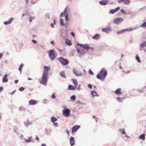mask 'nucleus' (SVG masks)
Here are the masks:
<instances>
[{"label":"nucleus","instance_id":"obj_50","mask_svg":"<svg viewBox=\"0 0 146 146\" xmlns=\"http://www.w3.org/2000/svg\"><path fill=\"white\" fill-rule=\"evenodd\" d=\"M88 87L90 89H92V85L90 84H88Z\"/></svg>","mask_w":146,"mask_h":146},{"label":"nucleus","instance_id":"obj_15","mask_svg":"<svg viewBox=\"0 0 146 146\" xmlns=\"http://www.w3.org/2000/svg\"><path fill=\"white\" fill-rule=\"evenodd\" d=\"M121 88H118L114 92L115 94L119 96L121 95Z\"/></svg>","mask_w":146,"mask_h":146},{"label":"nucleus","instance_id":"obj_39","mask_svg":"<svg viewBox=\"0 0 146 146\" xmlns=\"http://www.w3.org/2000/svg\"><path fill=\"white\" fill-rule=\"evenodd\" d=\"M70 100H73V102H74L75 100L76 96L74 95H73L70 97Z\"/></svg>","mask_w":146,"mask_h":146},{"label":"nucleus","instance_id":"obj_31","mask_svg":"<svg viewBox=\"0 0 146 146\" xmlns=\"http://www.w3.org/2000/svg\"><path fill=\"white\" fill-rule=\"evenodd\" d=\"M139 138L143 140H145V134L144 133L141 134L139 137Z\"/></svg>","mask_w":146,"mask_h":146},{"label":"nucleus","instance_id":"obj_23","mask_svg":"<svg viewBox=\"0 0 146 146\" xmlns=\"http://www.w3.org/2000/svg\"><path fill=\"white\" fill-rule=\"evenodd\" d=\"M139 28V27H135L133 28H132L131 27H129L128 28H127L125 29L126 32L128 31V32H131L133 31V30H136Z\"/></svg>","mask_w":146,"mask_h":146},{"label":"nucleus","instance_id":"obj_16","mask_svg":"<svg viewBox=\"0 0 146 146\" xmlns=\"http://www.w3.org/2000/svg\"><path fill=\"white\" fill-rule=\"evenodd\" d=\"M38 102V101H37ZM29 105H34L37 103V101L35 100H31L29 101Z\"/></svg>","mask_w":146,"mask_h":146},{"label":"nucleus","instance_id":"obj_38","mask_svg":"<svg viewBox=\"0 0 146 146\" xmlns=\"http://www.w3.org/2000/svg\"><path fill=\"white\" fill-rule=\"evenodd\" d=\"M141 27L143 28H146V22H144L140 26Z\"/></svg>","mask_w":146,"mask_h":146},{"label":"nucleus","instance_id":"obj_33","mask_svg":"<svg viewBox=\"0 0 146 146\" xmlns=\"http://www.w3.org/2000/svg\"><path fill=\"white\" fill-rule=\"evenodd\" d=\"M135 59L139 63L141 62V60L140 59L139 57L138 56V54H136L135 56Z\"/></svg>","mask_w":146,"mask_h":146},{"label":"nucleus","instance_id":"obj_46","mask_svg":"<svg viewBox=\"0 0 146 146\" xmlns=\"http://www.w3.org/2000/svg\"><path fill=\"white\" fill-rule=\"evenodd\" d=\"M76 104H78L80 105H82L84 104L82 103V102H80L79 101H78L77 102Z\"/></svg>","mask_w":146,"mask_h":146},{"label":"nucleus","instance_id":"obj_5","mask_svg":"<svg viewBox=\"0 0 146 146\" xmlns=\"http://www.w3.org/2000/svg\"><path fill=\"white\" fill-rule=\"evenodd\" d=\"M47 52L48 54L49 58L51 60H53L56 58L55 54L53 50L50 49L47 51Z\"/></svg>","mask_w":146,"mask_h":146},{"label":"nucleus","instance_id":"obj_56","mask_svg":"<svg viewBox=\"0 0 146 146\" xmlns=\"http://www.w3.org/2000/svg\"><path fill=\"white\" fill-rule=\"evenodd\" d=\"M47 100L46 99H44L43 100V103L44 104H47V102H46V101Z\"/></svg>","mask_w":146,"mask_h":146},{"label":"nucleus","instance_id":"obj_54","mask_svg":"<svg viewBox=\"0 0 146 146\" xmlns=\"http://www.w3.org/2000/svg\"><path fill=\"white\" fill-rule=\"evenodd\" d=\"M35 139L37 141H38L39 139V137H38L37 135H36Z\"/></svg>","mask_w":146,"mask_h":146},{"label":"nucleus","instance_id":"obj_8","mask_svg":"<svg viewBox=\"0 0 146 146\" xmlns=\"http://www.w3.org/2000/svg\"><path fill=\"white\" fill-rule=\"evenodd\" d=\"M80 127V126L79 125H76L73 126L72 128V133H73L76 132Z\"/></svg>","mask_w":146,"mask_h":146},{"label":"nucleus","instance_id":"obj_52","mask_svg":"<svg viewBox=\"0 0 146 146\" xmlns=\"http://www.w3.org/2000/svg\"><path fill=\"white\" fill-rule=\"evenodd\" d=\"M32 42L34 44H36L37 43V41L34 39H33L32 40Z\"/></svg>","mask_w":146,"mask_h":146},{"label":"nucleus","instance_id":"obj_30","mask_svg":"<svg viewBox=\"0 0 146 146\" xmlns=\"http://www.w3.org/2000/svg\"><path fill=\"white\" fill-rule=\"evenodd\" d=\"M57 120V119L54 116L51 117V121L53 123H54Z\"/></svg>","mask_w":146,"mask_h":146},{"label":"nucleus","instance_id":"obj_29","mask_svg":"<svg viewBox=\"0 0 146 146\" xmlns=\"http://www.w3.org/2000/svg\"><path fill=\"white\" fill-rule=\"evenodd\" d=\"M32 136H31L28 138V139H25V141L26 143H29L31 141L33 142V140L32 139Z\"/></svg>","mask_w":146,"mask_h":146},{"label":"nucleus","instance_id":"obj_28","mask_svg":"<svg viewBox=\"0 0 146 146\" xmlns=\"http://www.w3.org/2000/svg\"><path fill=\"white\" fill-rule=\"evenodd\" d=\"M146 47V40L143 41L140 45V47L141 48Z\"/></svg>","mask_w":146,"mask_h":146},{"label":"nucleus","instance_id":"obj_45","mask_svg":"<svg viewBox=\"0 0 146 146\" xmlns=\"http://www.w3.org/2000/svg\"><path fill=\"white\" fill-rule=\"evenodd\" d=\"M116 33L117 34L119 35L123 34L121 30H120L117 31L116 32Z\"/></svg>","mask_w":146,"mask_h":146},{"label":"nucleus","instance_id":"obj_49","mask_svg":"<svg viewBox=\"0 0 146 146\" xmlns=\"http://www.w3.org/2000/svg\"><path fill=\"white\" fill-rule=\"evenodd\" d=\"M124 0H118V2L119 3H121L122 2H123L124 3Z\"/></svg>","mask_w":146,"mask_h":146},{"label":"nucleus","instance_id":"obj_42","mask_svg":"<svg viewBox=\"0 0 146 146\" xmlns=\"http://www.w3.org/2000/svg\"><path fill=\"white\" fill-rule=\"evenodd\" d=\"M129 15H131V17L133 18L136 16L137 13H133V14H132V13L131 14H129Z\"/></svg>","mask_w":146,"mask_h":146},{"label":"nucleus","instance_id":"obj_2","mask_svg":"<svg viewBox=\"0 0 146 146\" xmlns=\"http://www.w3.org/2000/svg\"><path fill=\"white\" fill-rule=\"evenodd\" d=\"M44 71L42 77V79L40 81V83L45 86L47 84L48 75V72L50 69V66H44Z\"/></svg>","mask_w":146,"mask_h":146},{"label":"nucleus","instance_id":"obj_47","mask_svg":"<svg viewBox=\"0 0 146 146\" xmlns=\"http://www.w3.org/2000/svg\"><path fill=\"white\" fill-rule=\"evenodd\" d=\"M120 11L121 13H123V14H126V12L125 11V10H123V9H121L120 10Z\"/></svg>","mask_w":146,"mask_h":146},{"label":"nucleus","instance_id":"obj_41","mask_svg":"<svg viewBox=\"0 0 146 146\" xmlns=\"http://www.w3.org/2000/svg\"><path fill=\"white\" fill-rule=\"evenodd\" d=\"M130 3V1L129 0H124V3L126 5H129Z\"/></svg>","mask_w":146,"mask_h":146},{"label":"nucleus","instance_id":"obj_35","mask_svg":"<svg viewBox=\"0 0 146 146\" xmlns=\"http://www.w3.org/2000/svg\"><path fill=\"white\" fill-rule=\"evenodd\" d=\"M36 3V2L34 0H31L30 2V5H29V6L31 7L32 5L35 4Z\"/></svg>","mask_w":146,"mask_h":146},{"label":"nucleus","instance_id":"obj_62","mask_svg":"<svg viewBox=\"0 0 146 146\" xmlns=\"http://www.w3.org/2000/svg\"><path fill=\"white\" fill-rule=\"evenodd\" d=\"M138 91L140 92H142V91L141 89H138Z\"/></svg>","mask_w":146,"mask_h":146},{"label":"nucleus","instance_id":"obj_22","mask_svg":"<svg viewBox=\"0 0 146 146\" xmlns=\"http://www.w3.org/2000/svg\"><path fill=\"white\" fill-rule=\"evenodd\" d=\"M100 35L98 34H96L92 37V38L95 40H98L99 39Z\"/></svg>","mask_w":146,"mask_h":146},{"label":"nucleus","instance_id":"obj_25","mask_svg":"<svg viewBox=\"0 0 146 146\" xmlns=\"http://www.w3.org/2000/svg\"><path fill=\"white\" fill-rule=\"evenodd\" d=\"M66 44L68 45L71 46L72 45V43L71 41L68 39H66L65 41Z\"/></svg>","mask_w":146,"mask_h":146},{"label":"nucleus","instance_id":"obj_48","mask_svg":"<svg viewBox=\"0 0 146 146\" xmlns=\"http://www.w3.org/2000/svg\"><path fill=\"white\" fill-rule=\"evenodd\" d=\"M24 109H25L23 107H22V106H21L20 107H19V110L20 111L23 110H24Z\"/></svg>","mask_w":146,"mask_h":146},{"label":"nucleus","instance_id":"obj_32","mask_svg":"<svg viewBox=\"0 0 146 146\" xmlns=\"http://www.w3.org/2000/svg\"><path fill=\"white\" fill-rule=\"evenodd\" d=\"M60 75L62 77L64 78H66V77L65 76V74L64 72H61L60 73Z\"/></svg>","mask_w":146,"mask_h":146},{"label":"nucleus","instance_id":"obj_6","mask_svg":"<svg viewBox=\"0 0 146 146\" xmlns=\"http://www.w3.org/2000/svg\"><path fill=\"white\" fill-rule=\"evenodd\" d=\"M123 21V19L121 17H117L115 19L113 20V23L117 25H119Z\"/></svg>","mask_w":146,"mask_h":146},{"label":"nucleus","instance_id":"obj_53","mask_svg":"<svg viewBox=\"0 0 146 146\" xmlns=\"http://www.w3.org/2000/svg\"><path fill=\"white\" fill-rule=\"evenodd\" d=\"M123 33H125L126 32V29H124L121 30Z\"/></svg>","mask_w":146,"mask_h":146},{"label":"nucleus","instance_id":"obj_9","mask_svg":"<svg viewBox=\"0 0 146 146\" xmlns=\"http://www.w3.org/2000/svg\"><path fill=\"white\" fill-rule=\"evenodd\" d=\"M111 29L110 27H107L105 28H102V31L104 32H105L106 33H108L109 32L111 31Z\"/></svg>","mask_w":146,"mask_h":146},{"label":"nucleus","instance_id":"obj_37","mask_svg":"<svg viewBox=\"0 0 146 146\" xmlns=\"http://www.w3.org/2000/svg\"><path fill=\"white\" fill-rule=\"evenodd\" d=\"M35 19V16H30L29 17V21L30 22L32 21L33 20Z\"/></svg>","mask_w":146,"mask_h":146},{"label":"nucleus","instance_id":"obj_36","mask_svg":"<svg viewBox=\"0 0 146 146\" xmlns=\"http://www.w3.org/2000/svg\"><path fill=\"white\" fill-rule=\"evenodd\" d=\"M24 66V64L23 63L21 64L18 68L19 70L21 72L22 68Z\"/></svg>","mask_w":146,"mask_h":146},{"label":"nucleus","instance_id":"obj_10","mask_svg":"<svg viewBox=\"0 0 146 146\" xmlns=\"http://www.w3.org/2000/svg\"><path fill=\"white\" fill-rule=\"evenodd\" d=\"M73 72L75 76H81L82 75L81 72L77 71L75 68H74L73 69Z\"/></svg>","mask_w":146,"mask_h":146},{"label":"nucleus","instance_id":"obj_26","mask_svg":"<svg viewBox=\"0 0 146 146\" xmlns=\"http://www.w3.org/2000/svg\"><path fill=\"white\" fill-rule=\"evenodd\" d=\"M68 89L69 90H74L75 89V86L74 87L72 85H70L68 86Z\"/></svg>","mask_w":146,"mask_h":146},{"label":"nucleus","instance_id":"obj_21","mask_svg":"<svg viewBox=\"0 0 146 146\" xmlns=\"http://www.w3.org/2000/svg\"><path fill=\"white\" fill-rule=\"evenodd\" d=\"M45 132L47 135L50 136V135L51 133L52 132V130L50 129H46L45 130Z\"/></svg>","mask_w":146,"mask_h":146},{"label":"nucleus","instance_id":"obj_12","mask_svg":"<svg viewBox=\"0 0 146 146\" xmlns=\"http://www.w3.org/2000/svg\"><path fill=\"white\" fill-rule=\"evenodd\" d=\"M70 143L71 146H73L74 145L75 142L74 138L73 137L71 136L70 138Z\"/></svg>","mask_w":146,"mask_h":146},{"label":"nucleus","instance_id":"obj_51","mask_svg":"<svg viewBox=\"0 0 146 146\" xmlns=\"http://www.w3.org/2000/svg\"><path fill=\"white\" fill-rule=\"evenodd\" d=\"M55 97H56V96H55V94L54 93L52 94V96H51V98L52 99H54L55 98Z\"/></svg>","mask_w":146,"mask_h":146},{"label":"nucleus","instance_id":"obj_7","mask_svg":"<svg viewBox=\"0 0 146 146\" xmlns=\"http://www.w3.org/2000/svg\"><path fill=\"white\" fill-rule=\"evenodd\" d=\"M63 114L66 117H68L70 115V110L68 108L62 110Z\"/></svg>","mask_w":146,"mask_h":146},{"label":"nucleus","instance_id":"obj_13","mask_svg":"<svg viewBox=\"0 0 146 146\" xmlns=\"http://www.w3.org/2000/svg\"><path fill=\"white\" fill-rule=\"evenodd\" d=\"M14 18L13 17H11L7 21H4V24L5 25L11 24Z\"/></svg>","mask_w":146,"mask_h":146},{"label":"nucleus","instance_id":"obj_44","mask_svg":"<svg viewBox=\"0 0 146 146\" xmlns=\"http://www.w3.org/2000/svg\"><path fill=\"white\" fill-rule=\"evenodd\" d=\"M89 74L91 75H92L94 74L93 72L90 69H89Z\"/></svg>","mask_w":146,"mask_h":146},{"label":"nucleus","instance_id":"obj_18","mask_svg":"<svg viewBox=\"0 0 146 146\" xmlns=\"http://www.w3.org/2000/svg\"><path fill=\"white\" fill-rule=\"evenodd\" d=\"M91 94L93 98H94L96 96L98 97L99 95L98 94L96 91L94 90L92 91L91 92Z\"/></svg>","mask_w":146,"mask_h":146},{"label":"nucleus","instance_id":"obj_57","mask_svg":"<svg viewBox=\"0 0 146 146\" xmlns=\"http://www.w3.org/2000/svg\"><path fill=\"white\" fill-rule=\"evenodd\" d=\"M3 89V87H0V92H1Z\"/></svg>","mask_w":146,"mask_h":146},{"label":"nucleus","instance_id":"obj_59","mask_svg":"<svg viewBox=\"0 0 146 146\" xmlns=\"http://www.w3.org/2000/svg\"><path fill=\"white\" fill-rule=\"evenodd\" d=\"M76 50L77 51V53L78 54L80 52V50L78 49H76Z\"/></svg>","mask_w":146,"mask_h":146},{"label":"nucleus","instance_id":"obj_61","mask_svg":"<svg viewBox=\"0 0 146 146\" xmlns=\"http://www.w3.org/2000/svg\"><path fill=\"white\" fill-rule=\"evenodd\" d=\"M18 82V80H17L15 81V83L16 84H17Z\"/></svg>","mask_w":146,"mask_h":146},{"label":"nucleus","instance_id":"obj_17","mask_svg":"<svg viewBox=\"0 0 146 146\" xmlns=\"http://www.w3.org/2000/svg\"><path fill=\"white\" fill-rule=\"evenodd\" d=\"M83 48L84 49H85L86 50H88L89 49H93V48L92 47H90L88 45V44H84Z\"/></svg>","mask_w":146,"mask_h":146},{"label":"nucleus","instance_id":"obj_63","mask_svg":"<svg viewBox=\"0 0 146 146\" xmlns=\"http://www.w3.org/2000/svg\"><path fill=\"white\" fill-rule=\"evenodd\" d=\"M29 0H25V2L26 4H28Z\"/></svg>","mask_w":146,"mask_h":146},{"label":"nucleus","instance_id":"obj_34","mask_svg":"<svg viewBox=\"0 0 146 146\" xmlns=\"http://www.w3.org/2000/svg\"><path fill=\"white\" fill-rule=\"evenodd\" d=\"M119 132L122 134H125L126 132L124 130V129H119Z\"/></svg>","mask_w":146,"mask_h":146},{"label":"nucleus","instance_id":"obj_19","mask_svg":"<svg viewBox=\"0 0 146 146\" xmlns=\"http://www.w3.org/2000/svg\"><path fill=\"white\" fill-rule=\"evenodd\" d=\"M7 77L8 75L7 74L3 76L2 80V82L3 83H6L8 82V80L7 78Z\"/></svg>","mask_w":146,"mask_h":146},{"label":"nucleus","instance_id":"obj_60","mask_svg":"<svg viewBox=\"0 0 146 146\" xmlns=\"http://www.w3.org/2000/svg\"><path fill=\"white\" fill-rule=\"evenodd\" d=\"M50 43L51 44L54 45V41L53 40H52V41H51V42H50Z\"/></svg>","mask_w":146,"mask_h":146},{"label":"nucleus","instance_id":"obj_20","mask_svg":"<svg viewBox=\"0 0 146 146\" xmlns=\"http://www.w3.org/2000/svg\"><path fill=\"white\" fill-rule=\"evenodd\" d=\"M33 123L32 122H30L29 120L25 121L24 122V125L27 127L28 128L29 126L32 124Z\"/></svg>","mask_w":146,"mask_h":146},{"label":"nucleus","instance_id":"obj_58","mask_svg":"<svg viewBox=\"0 0 146 146\" xmlns=\"http://www.w3.org/2000/svg\"><path fill=\"white\" fill-rule=\"evenodd\" d=\"M80 85H79L77 88V89L78 90H80Z\"/></svg>","mask_w":146,"mask_h":146},{"label":"nucleus","instance_id":"obj_43","mask_svg":"<svg viewBox=\"0 0 146 146\" xmlns=\"http://www.w3.org/2000/svg\"><path fill=\"white\" fill-rule=\"evenodd\" d=\"M25 88L23 87H21L19 88V90L21 91H23L24 90Z\"/></svg>","mask_w":146,"mask_h":146},{"label":"nucleus","instance_id":"obj_4","mask_svg":"<svg viewBox=\"0 0 146 146\" xmlns=\"http://www.w3.org/2000/svg\"><path fill=\"white\" fill-rule=\"evenodd\" d=\"M57 59L59 61L60 63L63 65H66L69 63L67 59L64 58L62 57L58 58Z\"/></svg>","mask_w":146,"mask_h":146},{"label":"nucleus","instance_id":"obj_24","mask_svg":"<svg viewBox=\"0 0 146 146\" xmlns=\"http://www.w3.org/2000/svg\"><path fill=\"white\" fill-rule=\"evenodd\" d=\"M125 98V97L120 98L118 97L116 98V100L119 102H122Z\"/></svg>","mask_w":146,"mask_h":146},{"label":"nucleus","instance_id":"obj_40","mask_svg":"<svg viewBox=\"0 0 146 146\" xmlns=\"http://www.w3.org/2000/svg\"><path fill=\"white\" fill-rule=\"evenodd\" d=\"M50 15L49 13H46L45 15V17L47 19H49L50 18Z\"/></svg>","mask_w":146,"mask_h":146},{"label":"nucleus","instance_id":"obj_3","mask_svg":"<svg viewBox=\"0 0 146 146\" xmlns=\"http://www.w3.org/2000/svg\"><path fill=\"white\" fill-rule=\"evenodd\" d=\"M107 74V70L104 68L102 69L97 74L96 78L101 80H104Z\"/></svg>","mask_w":146,"mask_h":146},{"label":"nucleus","instance_id":"obj_27","mask_svg":"<svg viewBox=\"0 0 146 146\" xmlns=\"http://www.w3.org/2000/svg\"><path fill=\"white\" fill-rule=\"evenodd\" d=\"M72 80L75 87H77L78 86V83L76 80L74 79H72Z\"/></svg>","mask_w":146,"mask_h":146},{"label":"nucleus","instance_id":"obj_55","mask_svg":"<svg viewBox=\"0 0 146 146\" xmlns=\"http://www.w3.org/2000/svg\"><path fill=\"white\" fill-rule=\"evenodd\" d=\"M71 35L73 37L75 36V35L73 32H72L70 33Z\"/></svg>","mask_w":146,"mask_h":146},{"label":"nucleus","instance_id":"obj_11","mask_svg":"<svg viewBox=\"0 0 146 146\" xmlns=\"http://www.w3.org/2000/svg\"><path fill=\"white\" fill-rule=\"evenodd\" d=\"M109 2L108 0H102L99 2V3L102 5H105Z\"/></svg>","mask_w":146,"mask_h":146},{"label":"nucleus","instance_id":"obj_1","mask_svg":"<svg viewBox=\"0 0 146 146\" xmlns=\"http://www.w3.org/2000/svg\"><path fill=\"white\" fill-rule=\"evenodd\" d=\"M68 11V10L67 7L65 8L63 12L61 13L60 16V17H63V15H64L65 17L66 20V23H64L63 20L62 19L60 18V24L61 26H64V27L66 28H67L68 26V23L69 21V16L67 13Z\"/></svg>","mask_w":146,"mask_h":146},{"label":"nucleus","instance_id":"obj_64","mask_svg":"<svg viewBox=\"0 0 146 146\" xmlns=\"http://www.w3.org/2000/svg\"><path fill=\"white\" fill-rule=\"evenodd\" d=\"M66 133L68 134L69 135V131L68 130H67L66 131Z\"/></svg>","mask_w":146,"mask_h":146},{"label":"nucleus","instance_id":"obj_14","mask_svg":"<svg viewBox=\"0 0 146 146\" xmlns=\"http://www.w3.org/2000/svg\"><path fill=\"white\" fill-rule=\"evenodd\" d=\"M120 9V7H118L115 9H112L111 10L109 11V13L111 14H114L115 13L118 11Z\"/></svg>","mask_w":146,"mask_h":146}]
</instances>
